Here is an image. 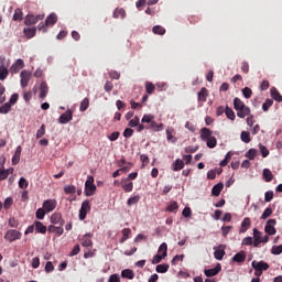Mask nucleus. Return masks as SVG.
<instances>
[{"instance_id":"1","label":"nucleus","mask_w":282,"mask_h":282,"mask_svg":"<svg viewBox=\"0 0 282 282\" xmlns=\"http://www.w3.org/2000/svg\"><path fill=\"white\" fill-rule=\"evenodd\" d=\"M234 108L237 110L238 118H246V116H250V107L246 106L239 97L234 99Z\"/></svg>"},{"instance_id":"2","label":"nucleus","mask_w":282,"mask_h":282,"mask_svg":"<svg viewBox=\"0 0 282 282\" xmlns=\"http://www.w3.org/2000/svg\"><path fill=\"white\" fill-rule=\"evenodd\" d=\"M57 22H58V15H56V13H51L46 18L45 23L41 22L37 25V30L40 32H47V28H54V25H56Z\"/></svg>"},{"instance_id":"3","label":"nucleus","mask_w":282,"mask_h":282,"mask_svg":"<svg viewBox=\"0 0 282 282\" xmlns=\"http://www.w3.org/2000/svg\"><path fill=\"white\" fill-rule=\"evenodd\" d=\"M96 193V184H94V176H88L85 183V195L91 197Z\"/></svg>"},{"instance_id":"4","label":"nucleus","mask_w":282,"mask_h":282,"mask_svg":"<svg viewBox=\"0 0 282 282\" xmlns=\"http://www.w3.org/2000/svg\"><path fill=\"white\" fill-rule=\"evenodd\" d=\"M45 19V14H28L24 19V25H36L39 21H43Z\"/></svg>"},{"instance_id":"5","label":"nucleus","mask_w":282,"mask_h":282,"mask_svg":"<svg viewBox=\"0 0 282 282\" xmlns=\"http://www.w3.org/2000/svg\"><path fill=\"white\" fill-rule=\"evenodd\" d=\"M21 237H22L21 231L14 230V229H9L4 235L6 241H9L10 243H12V241H17L21 239Z\"/></svg>"},{"instance_id":"6","label":"nucleus","mask_w":282,"mask_h":282,"mask_svg":"<svg viewBox=\"0 0 282 282\" xmlns=\"http://www.w3.org/2000/svg\"><path fill=\"white\" fill-rule=\"evenodd\" d=\"M20 85L22 87V89H25V87H28V85H30V80L32 78V72L30 70H22L20 74Z\"/></svg>"},{"instance_id":"7","label":"nucleus","mask_w":282,"mask_h":282,"mask_svg":"<svg viewBox=\"0 0 282 282\" xmlns=\"http://www.w3.org/2000/svg\"><path fill=\"white\" fill-rule=\"evenodd\" d=\"M91 210V205L89 204V199L83 202L82 207L79 209V219L84 221L87 218V213Z\"/></svg>"},{"instance_id":"8","label":"nucleus","mask_w":282,"mask_h":282,"mask_svg":"<svg viewBox=\"0 0 282 282\" xmlns=\"http://www.w3.org/2000/svg\"><path fill=\"white\" fill-rule=\"evenodd\" d=\"M23 67H25V62H23V59L19 58L17 59L10 67V73L11 74H19V72H21V69H23Z\"/></svg>"},{"instance_id":"9","label":"nucleus","mask_w":282,"mask_h":282,"mask_svg":"<svg viewBox=\"0 0 282 282\" xmlns=\"http://www.w3.org/2000/svg\"><path fill=\"white\" fill-rule=\"evenodd\" d=\"M274 226H276V219H269L267 221V225L264 227V231L267 232V235H276V228H274Z\"/></svg>"},{"instance_id":"10","label":"nucleus","mask_w":282,"mask_h":282,"mask_svg":"<svg viewBox=\"0 0 282 282\" xmlns=\"http://www.w3.org/2000/svg\"><path fill=\"white\" fill-rule=\"evenodd\" d=\"M73 118H74V112H72V110L68 109L59 116L58 120L61 124H67V122H72Z\"/></svg>"},{"instance_id":"11","label":"nucleus","mask_w":282,"mask_h":282,"mask_svg":"<svg viewBox=\"0 0 282 282\" xmlns=\"http://www.w3.org/2000/svg\"><path fill=\"white\" fill-rule=\"evenodd\" d=\"M57 204L58 203L56 202V199H47L44 200L43 208L44 210H46V213H52V210L56 209Z\"/></svg>"},{"instance_id":"12","label":"nucleus","mask_w":282,"mask_h":282,"mask_svg":"<svg viewBox=\"0 0 282 282\" xmlns=\"http://www.w3.org/2000/svg\"><path fill=\"white\" fill-rule=\"evenodd\" d=\"M218 272H221V264L220 263H218L215 268H213V269H206L205 271H204V274H205V276H208V278H210V276H217V273Z\"/></svg>"},{"instance_id":"13","label":"nucleus","mask_w":282,"mask_h":282,"mask_svg":"<svg viewBox=\"0 0 282 282\" xmlns=\"http://www.w3.org/2000/svg\"><path fill=\"white\" fill-rule=\"evenodd\" d=\"M252 268H257L258 270H261L262 272L270 270V264L268 262L253 260L251 263Z\"/></svg>"},{"instance_id":"14","label":"nucleus","mask_w":282,"mask_h":282,"mask_svg":"<svg viewBox=\"0 0 282 282\" xmlns=\"http://www.w3.org/2000/svg\"><path fill=\"white\" fill-rule=\"evenodd\" d=\"M91 237H94V234H86L82 238V246L84 248H91L94 246V242L91 241Z\"/></svg>"},{"instance_id":"15","label":"nucleus","mask_w":282,"mask_h":282,"mask_svg":"<svg viewBox=\"0 0 282 282\" xmlns=\"http://www.w3.org/2000/svg\"><path fill=\"white\" fill-rule=\"evenodd\" d=\"M226 247L224 245H220L218 247V249L215 250L214 252V257L215 259H217V261H221V259H224L225 254H226Z\"/></svg>"},{"instance_id":"16","label":"nucleus","mask_w":282,"mask_h":282,"mask_svg":"<svg viewBox=\"0 0 282 282\" xmlns=\"http://www.w3.org/2000/svg\"><path fill=\"white\" fill-rule=\"evenodd\" d=\"M21 151H23V149L21 148V145L17 147V150L12 156V165L17 166V164H19V162H21Z\"/></svg>"},{"instance_id":"17","label":"nucleus","mask_w":282,"mask_h":282,"mask_svg":"<svg viewBox=\"0 0 282 282\" xmlns=\"http://www.w3.org/2000/svg\"><path fill=\"white\" fill-rule=\"evenodd\" d=\"M212 137H213V130L208 128L200 129V139L203 140V142H206Z\"/></svg>"},{"instance_id":"18","label":"nucleus","mask_w":282,"mask_h":282,"mask_svg":"<svg viewBox=\"0 0 282 282\" xmlns=\"http://www.w3.org/2000/svg\"><path fill=\"white\" fill-rule=\"evenodd\" d=\"M51 223L59 224L61 226H63L65 224V220H63V215H61V213H54L51 216Z\"/></svg>"},{"instance_id":"19","label":"nucleus","mask_w":282,"mask_h":282,"mask_svg":"<svg viewBox=\"0 0 282 282\" xmlns=\"http://www.w3.org/2000/svg\"><path fill=\"white\" fill-rule=\"evenodd\" d=\"M23 34L26 36V39H34L36 36V28H25L23 30Z\"/></svg>"},{"instance_id":"20","label":"nucleus","mask_w":282,"mask_h":282,"mask_svg":"<svg viewBox=\"0 0 282 282\" xmlns=\"http://www.w3.org/2000/svg\"><path fill=\"white\" fill-rule=\"evenodd\" d=\"M50 91V88L47 87V83L42 82L40 84V98H45L47 96V93Z\"/></svg>"},{"instance_id":"21","label":"nucleus","mask_w":282,"mask_h":282,"mask_svg":"<svg viewBox=\"0 0 282 282\" xmlns=\"http://www.w3.org/2000/svg\"><path fill=\"white\" fill-rule=\"evenodd\" d=\"M34 226L36 232H40L41 235H45V232H47V227L43 225V223L35 220Z\"/></svg>"},{"instance_id":"22","label":"nucleus","mask_w":282,"mask_h":282,"mask_svg":"<svg viewBox=\"0 0 282 282\" xmlns=\"http://www.w3.org/2000/svg\"><path fill=\"white\" fill-rule=\"evenodd\" d=\"M48 232H54L55 235H57V237H61V235L65 232V229H63V226L56 227L54 225H50Z\"/></svg>"},{"instance_id":"23","label":"nucleus","mask_w":282,"mask_h":282,"mask_svg":"<svg viewBox=\"0 0 282 282\" xmlns=\"http://www.w3.org/2000/svg\"><path fill=\"white\" fill-rule=\"evenodd\" d=\"M121 278L132 280L135 278V273L131 269H124L121 271Z\"/></svg>"},{"instance_id":"24","label":"nucleus","mask_w":282,"mask_h":282,"mask_svg":"<svg viewBox=\"0 0 282 282\" xmlns=\"http://www.w3.org/2000/svg\"><path fill=\"white\" fill-rule=\"evenodd\" d=\"M232 261H235L236 263H243V261H246V252L240 251V252L236 253L232 257Z\"/></svg>"},{"instance_id":"25","label":"nucleus","mask_w":282,"mask_h":282,"mask_svg":"<svg viewBox=\"0 0 282 282\" xmlns=\"http://www.w3.org/2000/svg\"><path fill=\"white\" fill-rule=\"evenodd\" d=\"M207 98H208V89H206V87H203L198 93V102H206Z\"/></svg>"},{"instance_id":"26","label":"nucleus","mask_w":282,"mask_h":282,"mask_svg":"<svg viewBox=\"0 0 282 282\" xmlns=\"http://www.w3.org/2000/svg\"><path fill=\"white\" fill-rule=\"evenodd\" d=\"M221 191H224V183H218L213 187L212 194L215 197H219V195H221Z\"/></svg>"},{"instance_id":"27","label":"nucleus","mask_w":282,"mask_h":282,"mask_svg":"<svg viewBox=\"0 0 282 282\" xmlns=\"http://www.w3.org/2000/svg\"><path fill=\"white\" fill-rule=\"evenodd\" d=\"M147 129H151L152 131H162L164 129L163 123H158L155 121L151 122V124L147 126Z\"/></svg>"},{"instance_id":"28","label":"nucleus","mask_w":282,"mask_h":282,"mask_svg":"<svg viewBox=\"0 0 282 282\" xmlns=\"http://www.w3.org/2000/svg\"><path fill=\"white\" fill-rule=\"evenodd\" d=\"M271 97L273 98V100H276V102H282V95L274 87L271 88Z\"/></svg>"},{"instance_id":"29","label":"nucleus","mask_w":282,"mask_h":282,"mask_svg":"<svg viewBox=\"0 0 282 282\" xmlns=\"http://www.w3.org/2000/svg\"><path fill=\"white\" fill-rule=\"evenodd\" d=\"M250 218H243L240 227V232H248V228H250Z\"/></svg>"},{"instance_id":"30","label":"nucleus","mask_w":282,"mask_h":282,"mask_svg":"<svg viewBox=\"0 0 282 282\" xmlns=\"http://www.w3.org/2000/svg\"><path fill=\"white\" fill-rule=\"evenodd\" d=\"M262 175L265 182H272V180H274V175L269 169H264Z\"/></svg>"},{"instance_id":"31","label":"nucleus","mask_w":282,"mask_h":282,"mask_svg":"<svg viewBox=\"0 0 282 282\" xmlns=\"http://www.w3.org/2000/svg\"><path fill=\"white\" fill-rule=\"evenodd\" d=\"M182 169H184V161L177 159L174 164H172V171H182Z\"/></svg>"},{"instance_id":"32","label":"nucleus","mask_w":282,"mask_h":282,"mask_svg":"<svg viewBox=\"0 0 282 282\" xmlns=\"http://www.w3.org/2000/svg\"><path fill=\"white\" fill-rule=\"evenodd\" d=\"M169 268H170V265L166 264V263L158 264L156 268H155V271L159 274H165V272H169Z\"/></svg>"},{"instance_id":"33","label":"nucleus","mask_w":282,"mask_h":282,"mask_svg":"<svg viewBox=\"0 0 282 282\" xmlns=\"http://www.w3.org/2000/svg\"><path fill=\"white\" fill-rule=\"evenodd\" d=\"M12 21H23V11L20 8L14 10Z\"/></svg>"},{"instance_id":"34","label":"nucleus","mask_w":282,"mask_h":282,"mask_svg":"<svg viewBox=\"0 0 282 282\" xmlns=\"http://www.w3.org/2000/svg\"><path fill=\"white\" fill-rule=\"evenodd\" d=\"M153 34H159L160 36H163V34H166V29H164V26L161 25H155L152 29Z\"/></svg>"},{"instance_id":"35","label":"nucleus","mask_w":282,"mask_h":282,"mask_svg":"<svg viewBox=\"0 0 282 282\" xmlns=\"http://www.w3.org/2000/svg\"><path fill=\"white\" fill-rule=\"evenodd\" d=\"M124 17H127V12L124 11V9H116L113 11L115 19H124Z\"/></svg>"},{"instance_id":"36","label":"nucleus","mask_w":282,"mask_h":282,"mask_svg":"<svg viewBox=\"0 0 282 282\" xmlns=\"http://www.w3.org/2000/svg\"><path fill=\"white\" fill-rule=\"evenodd\" d=\"M87 109H89V98L86 97L80 102L79 111H87Z\"/></svg>"},{"instance_id":"37","label":"nucleus","mask_w":282,"mask_h":282,"mask_svg":"<svg viewBox=\"0 0 282 282\" xmlns=\"http://www.w3.org/2000/svg\"><path fill=\"white\" fill-rule=\"evenodd\" d=\"M124 193H131L133 191V182H121Z\"/></svg>"},{"instance_id":"38","label":"nucleus","mask_w":282,"mask_h":282,"mask_svg":"<svg viewBox=\"0 0 282 282\" xmlns=\"http://www.w3.org/2000/svg\"><path fill=\"white\" fill-rule=\"evenodd\" d=\"M225 113L228 118V120H235L237 116L235 115V110H232L230 107L226 106Z\"/></svg>"},{"instance_id":"39","label":"nucleus","mask_w":282,"mask_h":282,"mask_svg":"<svg viewBox=\"0 0 282 282\" xmlns=\"http://www.w3.org/2000/svg\"><path fill=\"white\" fill-rule=\"evenodd\" d=\"M205 142H207L208 149H215L217 147V138L215 137H209Z\"/></svg>"},{"instance_id":"40","label":"nucleus","mask_w":282,"mask_h":282,"mask_svg":"<svg viewBox=\"0 0 282 282\" xmlns=\"http://www.w3.org/2000/svg\"><path fill=\"white\" fill-rule=\"evenodd\" d=\"M11 109H12V105H10V102H6L0 107V113H3V115L10 113Z\"/></svg>"},{"instance_id":"41","label":"nucleus","mask_w":282,"mask_h":282,"mask_svg":"<svg viewBox=\"0 0 282 282\" xmlns=\"http://www.w3.org/2000/svg\"><path fill=\"white\" fill-rule=\"evenodd\" d=\"M159 252H161V256L165 257L167 256L169 252V246L166 245V242H163L160 247H159Z\"/></svg>"},{"instance_id":"42","label":"nucleus","mask_w":282,"mask_h":282,"mask_svg":"<svg viewBox=\"0 0 282 282\" xmlns=\"http://www.w3.org/2000/svg\"><path fill=\"white\" fill-rule=\"evenodd\" d=\"M180 206L177 205V202H171L170 205L166 207L167 213H175Z\"/></svg>"},{"instance_id":"43","label":"nucleus","mask_w":282,"mask_h":282,"mask_svg":"<svg viewBox=\"0 0 282 282\" xmlns=\"http://www.w3.org/2000/svg\"><path fill=\"white\" fill-rule=\"evenodd\" d=\"M240 139L245 142V144H249L250 142V132L248 131H242L240 134Z\"/></svg>"},{"instance_id":"44","label":"nucleus","mask_w":282,"mask_h":282,"mask_svg":"<svg viewBox=\"0 0 282 282\" xmlns=\"http://www.w3.org/2000/svg\"><path fill=\"white\" fill-rule=\"evenodd\" d=\"M12 204H14V200L12 199V197H8L6 198L2 207L6 209V210H9V208H12Z\"/></svg>"},{"instance_id":"45","label":"nucleus","mask_w":282,"mask_h":282,"mask_svg":"<svg viewBox=\"0 0 282 282\" xmlns=\"http://www.w3.org/2000/svg\"><path fill=\"white\" fill-rule=\"evenodd\" d=\"M138 202H140V195H135V196L130 197L127 200V204H128V206H134V204H138Z\"/></svg>"},{"instance_id":"46","label":"nucleus","mask_w":282,"mask_h":282,"mask_svg":"<svg viewBox=\"0 0 282 282\" xmlns=\"http://www.w3.org/2000/svg\"><path fill=\"white\" fill-rule=\"evenodd\" d=\"M272 105H274V100L272 99H267L263 105H262V110L263 111H269L270 107H272Z\"/></svg>"},{"instance_id":"47","label":"nucleus","mask_w":282,"mask_h":282,"mask_svg":"<svg viewBox=\"0 0 282 282\" xmlns=\"http://www.w3.org/2000/svg\"><path fill=\"white\" fill-rule=\"evenodd\" d=\"M6 102V87L0 84V105H3Z\"/></svg>"},{"instance_id":"48","label":"nucleus","mask_w":282,"mask_h":282,"mask_svg":"<svg viewBox=\"0 0 282 282\" xmlns=\"http://www.w3.org/2000/svg\"><path fill=\"white\" fill-rule=\"evenodd\" d=\"M10 72L8 70V67L0 68V80H6Z\"/></svg>"},{"instance_id":"49","label":"nucleus","mask_w":282,"mask_h":282,"mask_svg":"<svg viewBox=\"0 0 282 282\" xmlns=\"http://www.w3.org/2000/svg\"><path fill=\"white\" fill-rule=\"evenodd\" d=\"M64 193L66 195H74V193H76V186L68 185V186L64 187Z\"/></svg>"},{"instance_id":"50","label":"nucleus","mask_w":282,"mask_h":282,"mask_svg":"<svg viewBox=\"0 0 282 282\" xmlns=\"http://www.w3.org/2000/svg\"><path fill=\"white\" fill-rule=\"evenodd\" d=\"M246 158H248V160H254L257 158V149H250L246 153Z\"/></svg>"},{"instance_id":"51","label":"nucleus","mask_w":282,"mask_h":282,"mask_svg":"<svg viewBox=\"0 0 282 282\" xmlns=\"http://www.w3.org/2000/svg\"><path fill=\"white\" fill-rule=\"evenodd\" d=\"M153 115H144L141 119V122L144 124V123H148V124H151V122H153Z\"/></svg>"},{"instance_id":"52","label":"nucleus","mask_w":282,"mask_h":282,"mask_svg":"<svg viewBox=\"0 0 282 282\" xmlns=\"http://www.w3.org/2000/svg\"><path fill=\"white\" fill-rule=\"evenodd\" d=\"M272 216V207H267L261 215V219H268V217Z\"/></svg>"},{"instance_id":"53","label":"nucleus","mask_w":282,"mask_h":282,"mask_svg":"<svg viewBox=\"0 0 282 282\" xmlns=\"http://www.w3.org/2000/svg\"><path fill=\"white\" fill-rule=\"evenodd\" d=\"M36 219H45V208H39L35 213Z\"/></svg>"},{"instance_id":"54","label":"nucleus","mask_w":282,"mask_h":282,"mask_svg":"<svg viewBox=\"0 0 282 282\" xmlns=\"http://www.w3.org/2000/svg\"><path fill=\"white\" fill-rule=\"evenodd\" d=\"M145 90L147 94H153V91H155V85L151 82L145 83Z\"/></svg>"},{"instance_id":"55","label":"nucleus","mask_w":282,"mask_h":282,"mask_svg":"<svg viewBox=\"0 0 282 282\" xmlns=\"http://www.w3.org/2000/svg\"><path fill=\"white\" fill-rule=\"evenodd\" d=\"M45 135V124H42L41 128L36 131V140H41Z\"/></svg>"},{"instance_id":"56","label":"nucleus","mask_w":282,"mask_h":282,"mask_svg":"<svg viewBox=\"0 0 282 282\" xmlns=\"http://www.w3.org/2000/svg\"><path fill=\"white\" fill-rule=\"evenodd\" d=\"M140 124V117L135 116L133 119H131L128 123L129 127L134 128Z\"/></svg>"},{"instance_id":"57","label":"nucleus","mask_w":282,"mask_h":282,"mask_svg":"<svg viewBox=\"0 0 282 282\" xmlns=\"http://www.w3.org/2000/svg\"><path fill=\"white\" fill-rule=\"evenodd\" d=\"M28 186H30L28 180H25V177H21L19 181V187L25 189Z\"/></svg>"},{"instance_id":"58","label":"nucleus","mask_w":282,"mask_h":282,"mask_svg":"<svg viewBox=\"0 0 282 282\" xmlns=\"http://www.w3.org/2000/svg\"><path fill=\"white\" fill-rule=\"evenodd\" d=\"M242 95L245 96V98H252V89L249 87H245L242 89Z\"/></svg>"},{"instance_id":"59","label":"nucleus","mask_w":282,"mask_h":282,"mask_svg":"<svg viewBox=\"0 0 282 282\" xmlns=\"http://www.w3.org/2000/svg\"><path fill=\"white\" fill-rule=\"evenodd\" d=\"M44 270L47 274H50V272H54V263H52V261H47Z\"/></svg>"},{"instance_id":"60","label":"nucleus","mask_w":282,"mask_h":282,"mask_svg":"<svg viewBox=\"0 0 282 282\" xmlns=\"http://www.w3.org/2000/svg\"><path fill=\"white\" fill-rule=\"evenodd\" d=\"M80 252V245H75L72 251L69 252L68 257H76Z\"/></svg>"},{"instance_id":"61","label":"nucleus","mask_w":282,"mask_h":282,"mask_svg":"<svg viewBox=\"0 0 282 282\" xmlns=\"http://www.w3.org/2000/svg\"><path fill=\"white\" fill-rule=\"evenodd\" d=\"M162 259H166L165 257H163L162 254H155L152 259V263L153 265H156V263H161Z\"/></svg>"},{"instance_id":"62","label":"nucleus","mask_w":282,"mask_h":282,"mask_svg":"<svg viewBox=\"0 0 282 282\" xmlns=\"http://www.w3.org/2000/svg\"><path fill=\"white\" fill-rule=\"evenodd\" d=\"M9 226L11 228H19V220H17L14 217L9 218Z\"/></svg>"},{"instance_id":"63","label":"nucleus","mask_w":282,"mask_h":282,"mask_svg":"<svg viewBox=\"0 0 282 282\" xmlns=\"http://www.w3.org/2000/svg\"><path fill=\"white\" fill-rule=\"evenodd\" d=\"M272 254H281L282 253V245L273 246L271 249Z\"/></svg>"},{"instance_id":"64","label":"nucleus","mask_w":282,"mask_h":282,"mask_svg":"<svg viewBox=\"0 0 282 282\" xmlns=\"http://www.w3.org/2000/svg\"><path fill=\"white\" fill-rule=\"evenodd\" d=\"M108 282H120V275H118V273L111 274Z\"/></svg>"}]
</instances>
